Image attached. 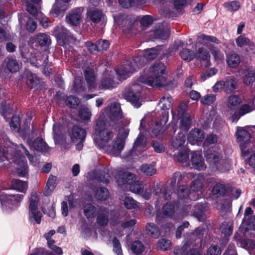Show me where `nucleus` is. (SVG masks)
I'll list each match as a JSON object with an SVG mask.
<instances>
[{"mask_svg": "<svg viewBox=\"0 0 255 255\" xmlns=\"http://www.w3.org/2000/svg\"><path fill=\"white\" fill-rule=\"evenodd\" d=\"M96 212L95 207L91 204H87L84 207V215L88 218H93L95 215Z\"/></svg>", "mask_w": 255, "mask_h": 255, "instance_id": "56", "label": "nucleus"}, {"mask_svg": "<svg viewBox=\"0 0 255 255\" xmlns=\"http://www.w3.org/2000/svg\"><path fill=\"white\" fill-rule=\"evenodd\" d=\"M119 82L115 79L114 73L107 71L102 76L99 88L101 89H110L117 86Z\"/></svg>", "mask_w": 255, "mask_h": 255, "instance_id": "16", "label": "nucleus"}, {"mask_svg": "<svg viewBox=\"0 0 255 255\" xmlns=\"http://www.w3.org/2000/svg\"><path fill=\"white\" fill-rule=\"evenodd\" d=\"M69 8L67 3H62L61 1L56 0L53 5L52 10L56 14H60L65 11Z\"/></svg>", "mask_w": 255, "mask_h": 255, "instance_id": "42", "label": "nucleus"}, {"mask_svg": "<svg viewBox=\"0 0 255 255\" xmlns=\"http://www.w3.org/2000/svg\"><path fill=\"white\" fill-rule=\"evenodd\" d=\"M192 215L195 216L199 221H203L205 219V215L204 211V207L201 204H198L194 207Z\"/></svg>", "mask_w": 255, "mask_h": 255, "instance_id": "45", "label": "nucleus"}, {"mask_svg": "<svg viewBox=\"0 0 255 255\" xmlns=\"http://www.w3.org/2000/svg\"><path fill=\"white\" fill-rule=\"evenodd\" d=\"M166 70L165 66L160 62L155 63L145 71L140 81L152 87L163 86L166 84L163 76Z\"/></svg>", "mask_w": 255, "mask_h": 255, "instance_id": "4", "label": "nucleus"}, {"mask_svg": "<svg viewBox=\"0 0 255 255\" xmlns=\"http://www.w3.org/2000/svg\"><path fill=\"white\" fill-rule=\"evenodd\" d=\"M227 63L231 68H236L240 62V57L236 54H232L227 56Z\"/></svg>", "mask_w": 255, "mask_h": 255, "instance_id": "40", "label": "nucleus"}, {"mask_svg": "<svg viewBox=\"0 0 255 255\" xmlns=\"http://www.w3.org/2000/svg\"><path fill=\"white\" fill-rule=\"evenodd\" d=\"M11 186L12 189L22 193H25L28 187L26 182L18 179L13 180L11 182Z\"/></svg>", "mask_w": 255, "mask_h": 255, "instance_id": "37", "label": "nucleus"}, {"mask_svg": "<svg viewBox=\"0 0 255 255\" xmlns=\"http://www.w3.org/2000/svg\"><path fill=\"white\" fill-rule=\"evenodd\" d=\"M57 184V177L55 176L50 175L45 187L44 195L45 196L50 195L55 190Z\"/></svg>", "mask_w": 255, "mask_h": 255, "instance_id": "25", "label": "nucleus"}, {"mask_svg": "<svg viewBox=\"0 0 255 255\" xmlns=\"http://www.w3.org/2000/svg\"><path fill=\"white\" fill-rule=\"evenodd\" d=\"M39 200V197L36 193H32L31 194L28 207V220L33 224L35 223L39 224L41 223L42 214L38 210Z\"/></svg>", "mask_w": 255, "mask_h": 255, "instance_id": "11", "label": "nucleus"}, {"mask_svg": "<svg viewBox=\"0 0 255 255\" xmlns=\"http://www.w3.org/2000/svg\"><path fill=\"white\" fill-rule=\"evenodd\" d=\"M220 231L225 236H230L233 232L232 224L229 222H223L220 226Z\"/></svg>", "mask_w": 255, "mask_h": 255, "instance_id": "54", "label": "nucleus"}, {"mask_svg": "<svg viewBox=\"0 0 255 255\" xmlns=\"http://www.w3.org/2000/svg\"><path fill=\"white\" fill-rule=\"evenodd\" d=\"M206 160L213 169L221 172L229 170L231 167V161L221 158L219 153L217 152L207 153Z\"/></svg>", "mask_w": 255, "mask_h": 255, "instance_id": "9", "label": "nucleus"}, {"mask_svg": "<svg viewBox=\"0 0 255 255\" xmlns=\"http://www.w3.org/2000/svg\"><path fill=\"white\" fill-rule=\"evenodd\" d=\"M210 51L214 58L217 63L221 62L224 60V54L215 47L210 48Z\"/></svg>", "mask_w": 255, "mask_h": 255, "instance_id": "60", "label": "nucleus"}, {"mask_svg": "<svg viewBox=\"0 0 255 255\" xmlns=\"http://www.w3.org/2000/svg\"><path fill=\"white\" fill-rule=\"evenodd\" d=\"M188 104L186 102L181 103L177 108L172 111V116L174 120H177L184 115L188 114L185 112L187 109Z\"/></svg>", "mask_w": 255, "mask_h": 255, "instance_id": "34", "label": "nucleus"}, {"mask_svg": "<svg viewBox=\"0 0 255 255\" xmlns=\"http://www.w3.org/2000/svg\"><path fill=\"white\" fill-rule=\"evenodd\" d=\"M109 126V124L104 120L103 115L100 116L96 122L95 141L99 147L114 156H118L122 150L123 142L122 140H115L111 142L114 133L108 128H104Z\"/></svg>", "mask_w": 255, "mask_h": 255, "instance_id": "2", "label": "nucleus"}, {"mask_svg": "<svg viewBox=\"0 0 255 255\" xmlns=\"http://www.w3.org/2000/svg\"><path fill=\"white\" fill-rule=\"evenodd\" d=\"M204 180V176L200 173L194 177V180L191 182L190 190L192 192H198L201 191L203 187Z\"/></svg>", "mask_w": 255, "mask_h": 255, "instance_id": "28", "label": "nucleus"}, {"mask_svg": "<svg viewBox=\"0 0 255 255\" xmlns=\"http://www.w3.org/2000/svg\"><path fill=\"white\" fill-rule=\"evenodd\" d=\"M255 99H253L249 103L242 105L238 110L237 116L235 118H233L232 120V123H237L241 117L252 112L255 107Z\"/></svg>", "mask_w": 255, "mask_h": 255, "instance_id": "20", "label": "nucleus"}, {"mask_svg": "<svg viewBox=\"0 0 255 255\" xmlns=\"http://www.w3.org/2000/svg\"><path fill=\"white\" fill-rule=\"evenodd\" d=\"M125 207L128 209L139 208V203L130 197H126L124 200Z\"/></svg>", "mask_w": 255, "mask_h": 255, "instance_id": "50", "label": "nucleus"}, {"mask_svg": "<svg viewBox=\"0 0 255 255\" xmlns=\"http://www.w3.org/2000/svg\"><path fill=\"white\" fill-rule=\"evenodd\" d=\"M227 191V188L222 181H219L214 185L212 192L216 197L219 198L224 196Z\"/></svg>", "mask_w": 255, "mask_h": 255, "instance_id": "29", "label": "nucleus"}, {"mask_svg": "<svg viewBox=\"0 0 255 255\" xmlns=\"http://www.w3.org/2000/svg\"><path fill=\"white\" fill-rule=\"evenodd\" d=\"M173 99L169 94H165L160 100L159 102V106L160 108L165 111L169 109L172 104Z\"/></svg>", "mask_w": 255, "mask_h": 255, "instance_id": "36", "label": "nucleus"}, {"mask_svg": "<svg viewBox=\"0 0 255 255\" xmlns=\"http://www.w3.org/2000/svg\"><path fill=\"white\" fill-rule=\"evenodd\" d=\"M52 33L58 43L67 49L71 48V44L76 41V39L71 36L69 31L62 25L56 27Z\"/></svg>", "mask_w": 255, "mask_h": 255, "instance_id": "12", "label": "nucleus"}, {"mask_svg": "<svg viewBox=\"0 0 255 255\" xmlns=\"http://www.w3.org/2000/svg\"><path fill=\"white\" fill-rule=\"evenodd\" d=\"M191 176L189 173L182 174L180 172H176L172 175L170 180V184L175 186L176 184L179 185L182 183L187 182V179Z\"/></svg>", "mask_w": 255, "mask_h": 255, "instance_id": "26", "label": "nucleus"}, {"mask_svg": "<svg viewBox=\"0 0 255 255\" xmlns=\"http://www.w3.org/2000/svg\"><path fill=\"white\" fill-rule=\"evenodd\" d=\"M129 133V129L128 128H123L120 130L118 136L115 139V140L122 141L123 146L122 149L124 148L125 145V141L127 138Z\"/></svg>", "mask_w": 255, "mask_h": 255, "instance_id": "63", "label": "nucleus"}, {"mask_svg": "<svg viewBox=\"0 0 255 255\" xmlns=\"http://www.w3.org/2000/svg\"><path fill=\"white\" fill-rule=\"evenodd\" d=\"M147 233L155 239L157 238L160 235L158 229L152 223H148L146 226Z\"/></svg>", "mask_w": 255, "mask_h": 255, "instance_id": "52", "label": "nucleus"}, {"mask_svg": "<svg viewBox=\"0 0 255 255\" xmlns=\"http://www.w3.org/2000/svg\"><path fill=\"white\" fill-rule=\"evenodd\" d=\"M5 66L7 71L10 73H15L18 71L20 67V63L13 58H7L5 60L1 67L0 68V73L4 75L6 72L3 67Z\"/></svg>", "mask_w": 255, "mask_h": 255, "instance_id": "19", "label": "nucleus"}, {"mask_svg": "<svg viewBox=\"0 0 255 255\" xmlns=\"http://www.w3.org/2000/svg\"><path fill=\"white\" fill-rule=\"evenodd\" d=\"M180 119V128L184 130L189 129L191 124V119L189 114L184 115Z\"/></svg>", "mask_w": 255, "mask_h": 255, "instance_id": "43", "label": "nucleus"}, {"mask_svg": "<svg viewBox=\"0 0 255 255\" xmlns=\"http://www.w3.org/2000/svg\"><path fill=\"white\" fill-rule=\"evenodd\" d=\"M171 242L165 239L159 240L157 243V248L162 251H167L171 248Z\"/></svg>", "mask_w": 255, "mask_h": 255, "instance_id": "58", "label": "nucleus"}, {"mask_svg": "<svg viewBox=\"0 0 255 255\" xmlns=\"http://www.w3.org/2000/svg\"><path fill=\"white\" fill-rule=\"evenodd\" d=\"M133 148L136 151H140L146 149V139L141 133H140L137 137Z\"/></svg>", "mask_w": 255, "mask_h": 255, "instance_id": "38", "label": "nucleus"}, {"mask_svg": "<svg viewBox=\"0 0 255 255\" xmlns=\"http://www.w3.org/2000/svg\"><path fill=\"white\" fill-rule=\"evenodd\" d=\"M130 190L135 194H139L142 192L143 185L141 181L135 180L134 182L129 185Z\"/></svg>", "mask_w": 255, "mask_h": 255, "instance_id": "55", "label": "nucleus"}, {"mask_svg": "<svg viewBox=\"0 0 255 255\" xmlns=\"http://www.w3.org/2000/svg\"><path fill=\"white\" fill-rule=\"evenodd\" d=\"M168 113L165 111L162 119L159 121L156 120L154 124H151L150 126L149 130L151 131V135L155 137H159L162 133V126L165 125L168 121Z\"/></svg>", "mask_w": 255, "mask_h": 255, "instance_id": "18", "label": "nucleus"}, {"mask_svg": "<svg viewBox=\"0 0 255 255\" xmlns=\"http://www.w3.org/2000/svg\"><path fill=\"white\" fill-rule=\"evenodd\" d=\"M204 138L203 131L198 128H195L191 130L188 134V140L192 144L198 143L201 142Z\"/></svg>", "mask_w": 255, "mask_h": 255, "instance_id": "22", "label": "nucleus"}, {"mask_svg": "<svg viewBox=\"0 0 255 255\" xmlns=\"http://www.w3.org/2000/svg\"><path fill=\"white\" fill-rule=\"evenodd\" d=\"M191 151L190 150L186 149L182 150L179 152L178 154L176 156V159L182 164H188L189 162V155Z\"/></svg>", "mask_w": 255, "mask_h": 255, "instance_id": "47", "label": "nucleus"}, {"mask_svg": "<svg viewBox=\"0 0 255 255\" xmlns=\"http://www.w3.org/2000/svg\"><path fill=\"white\" fill-rule=\"evenodd\" d=\"M36 41L41 46H46L50 43V37L45 33H40L37 36Z\"/></svg>", "mask_w": 255, "mask_h": 255, "instance_id": "57", "label": "nucleus"}, {"mask_svg": "<svg viewBox=\"0 0 255 255\" xmlns=\"http://www.w3.org/2000/svg\"><path fill=\"white\" fill-rule=\"evenodd\" d=\"M95 197L99 200H106L109 197V192L106 188H99L96 192Z\"/></svg>", "mask_w": 255, "mask_h": 255, "instance_id": "53", "label": "nucleus"}, {"mask_svg": "<svg viewBox=\"0 0 255 255\" xmlns=\"http://www.w3.org/2000/svg\"><path fill=\"white\" fill-rule=\"evenodd\" d=\"M84 87L83 86V80L82 77L75 78L73 88L71 90L72 93H80L83 91Z\"/></svg>", "mask_w": 255, "mask_h": 255, "instance_id": "51", "label": "nucleus"}, {"mask_svg": "<svg viewBox=\"0 0 255 255\" xmlns=\"http://www.w3.org/2000/svg\"><path fill=\"white\" fill-rule=\"evenodd\" d=\"M218 143V137L216 134L211 133L208 134L204 142L203 146L205 147H208L210 146L214 145Z\"/></svg>", "mask_w": 255, "mask_h": 255, "instance_id": "49", "label": "nucleus"}, {"mask_svg": "<svg viewBox=\"0 0 255 255\" xmlns=\"http://www.w3.org/2000/svg\"><path fill=\"white\" fill-rule=\"evenodd\" d=\"M85 79L90 91L95 89L96 86L94 71L91 68L88 67L85 71Z\"/></svg>", "mask_w": 255, "mask_h": 255, "instance_id": "30", "label": "nucleus"}, {"mask_svg": "<svg viewBox=\"0 0 255 255\" xmlns=\"http://www.w3.org/2000/svg\"><path fill=\"white\" fill-rule=\"evenodd\" d=\"M100 116L103 115L104 120L109 124V126H113L117 123H123V115L121 107L118 103H113L107 107Z\"/></svg>", "mask_w": 255, "mask_h": 255, "instance_id": "7", "label": "nucleus"}, {"mask_svg": "<svg viewBox=\"0 0 255 255\" xmlns=\"http://www.w3.org/2000/svg\"><path fill=\"white\" fill-rule=\"evenodd\" d=\"M140 171L147 176H152L155 174L156 170L153 164H144L140 167Z\"/></svg>", "mask_w": 255, "mask_h": 255, "instance_id": "44", "label": "nucleus"}, {"mask_svg": "<svg viewBox=\"0 0 255 255\" xmlns=\"http://www.w3.org/2000/svg\"><path fill=\"white\" fill-rule=\"evenodd\" d=\"M255 129V126L252 127H237L236 132L237 140L240 144L242 156L244 158L248 157L252 152L253 143L250 141L251 133Z\"/></svg>", "mask_w": 255, "mask_h": 255, "instance_id": "5", "label": "nucleus"}, {"mask_svg": "<svg viewBox=\"0 0 255 255\" xmlns=\"http://www.w3.org/2000/svg\"><path fill=\"white\" fill-rule=\"evenodd\" d=\"M143 245L139 241H134L131 247V251L136 254H140L143 251Z\"/></svg>", "mask_w": 255, "mask_h": 255, "instance_id": "64", "label": "nucleus"}, {"mask_svg": "<svg viewBox=\"0 0 255 255\" xmlns=\"http://www.w3.org/2000/svg\"><path fill=\"white\" fill-rule=\"evenodd\" d=\"M241 103L242 100L239 96L233 95L228 97L226 111L231 121L237 116V111Z\"/></svg>", "mask_w": 255, "mask_h": 255, "instance_id": "13", "label": "nucleus"}, {"mask_svg": "<svg viewBox=\"0 0 255 255\" xmlns=\"http://www.w3.org/2000/svg\"><path fill=\"white\" fill-rule=\"evenodd\" d=\"M86 136V132L85 129L78 126L73 127L70 134L73 142H77L79 140H84Z\"/></svg>", "mask_w": 255, "mask_h": 255, "instance_id": "24", "label": "nucleus"}, {"mask_svg": "<svg viewBox=\"0 0 255 255\" xmlns=\"http://www.w3.org/2000/svg\"><path fill=\"white\" fill-rule=\"evenodd\" d=\"M23 198L20 194H13L10 190H4L0 193V201L3 208L13 209L17 207Z\"/></svg>", "mask_w": 255, "mask_h": 255, "instance_id": "10", "label": "nucleus"}, {"mask_svg": "<svg viewBox=\"0 0 255 255\" xmlns=\"http://www.w3.org/2000/svg\"><path fill=\"white\" fill-rule=\"evenodd\" d=\"M99 211V214L97 219V222L99 225L101 226L106 225L108 223V218L107 215H110L113 216L112 218V224L113 225H116L119 222V215L114 212L109 211L108 209L105 207H100Z\"/></svg>", "mask_w": 255, "mask_h": 255, "instance_id": "14", "label": "nucleus"}, {"mask_svg": "<svg viewBox=\"0 0 255 255\" xmlns=\"http://www.w3.org/2000/svg\"><path fill=\"white\" fill-rule=\"evenodd\" d=\"M161 190L160 186L158 185L154 186L153 193L156 195H159V199L168 200L171 198V195L166 192H161Z\"/></svg>", "mask_w": 255, "mask_h": 255, "instance_id": "61", "label": "nucleus"}, {"mask_svg": "<svg viewBox=\"0 0 255 255\" xmlns=\"http://www.w3.org/2000/svg\"><path fill=\"white\" fill-rule=\"evenodd\" d=\"M27 143L30 149L38 151L47 152L50 150L49 147L41 137L36 138L33 141L28 140Z\"/></svg>", "mask_w": 255, "mask_h": 255, "instance_id": "21", "label": "nucleus"}, {"mask_svg": "<svg viewBox=\"0 0 255 255\" xmlns=\"http://www.w3.org/2000/svg\"><path fill=\"white\" fill-rule=\"evenodd\" d=\"M186 141V137L184 133H178L174 136L171 139V145L174 148L180 149L183 147Z\"/></svg>", "mask_w": 255, "mask_h": 255, "instance_id": "31", "label": "nucleus"}, {"mask_svg": "<svg viewBox=\"0 0 255 255\" xmlns=\"http://www.w3.org/2000/svg\"><path fill=\"white\" fill-rule=\"evenodd\" d=\"M237 83L232 79H228L224 81V90L227 93H232L236 89Z\"/></svg>", "mask_w": 255, "mask_h": 255, "instance_id": "48", "label": "nucleus"}, {"mask_svg": "<svg viewBox=\"0 0 255 255\" xmlns=\"http://www.w3.org/2000/svg\"><path fill=\"white\" fill-rule=\"evenodd\" d=\"M115 178L117 179L119 184H127L129 185L136 180L135 175L128 172L123 173L121 179L119 178L117 175L115 176Z\"/></svg>", "mask_w": 255, "mask_h": 255, "instance_id": "33", "label": "nucleus"}, {"mask_svg": "<svg viewBox=\"0 0 255 255\" xmlns=\"http://www.w3.org/2000/svg\"><path fill=\"white\" fill-rule=\"evenodd\" d=\"M83 11V8L82 7L76 8L67 16V21L73 25L79 24Z\"/></svg>", "mask_w": 255, "mask_h": 255, "instance_id": "23", "label": "nucleus"}, {"mask_svg": "<svg viewBox=\"0 0 255 255\" xmlns=\"http://www.w3.org/2000/svg\"><path fill=\"white\" fill-rule=\"evenodd\" d=\"M197 41L204 45H208L211 43H215L217 44L220 43V41L216 37L205 35L203 33H199L197 36Z\"/></svg>", "mask_w": 255, "mask_h": 255, "instance_id": "32", "label": "nucleus"}, {"mask_svg": "<svg viewBox=\"0 0 255 255\" xmlns=\"http://www.w3.org/2000/svg\"><path fill=\"white\" fill-rule=\"evenodd\" d=\"M190 154V162L189 161L188 163L189 166L199 171L205 170L206 168V165L201 155L195 151H192Z\"/></svg>", "mask_w": 255, "mask_h": 255, "instance_id": "17", "label": "nucleus"}, {"mask_svg": "<svg viewBox=\"0 0 255 255\" xmlns=\"http://www.w3.org/2000/svg\"><path fill=\"white\" fill-rule=\"evenodd\" d=\"M255 80V70L248 69L245 72L243 82L246 85L253 84Z\"/></svg>", "mask_w": 255, "mask_h": 255, "instance_id": "39", "label": "nucleus"}, {"mask_svg": "<svg viewBox=\"0 0 255 255\" xmlns=\"http://www.w3.org/2000/svg\"><path fill=\"white\" fill-rule=\"evenodd\" d=\"M24 77L25 79L26 84L31 88L38 83L39 80L36 75L29 71L25 72Z\"/></svg>", "mask_w": 255, "mask_h": 255, "instance_id": "35", "label": "nucleus"}, {"mask_svg": "<svg viewBox=\"0 0 255 255\" xmlns=\"http://www.w3.org/2000/svg\"><path fill=\"white\" fill-rule=\"evenodd\" d=\"M10 126L15 132H19L20 127V121L19 116H14L12 117L10 122Z\"/></svg>", "mask_w": 255, "mask_h": 255, "instance_id": "62", "label": "nucleus"}, {"mask_svg": "<svg viewBox=\"0 0 255 255\" xmlns=\"http://www.w3.org/2000/svg\"><path fill=\"white\" fill-rule=\"evenodd\" d=\"M141 89V86L138 84H133L129 88L124 91L123 97L133 107L138 108L142 105L143 101Z\"/></svg>", "mask_w": 255, "mask_h": 255, "instance_id": "8", "label": "nucleus"}, {"mask_svg": "<svg viewBox=\"0 0 255 255\" xmlns=\"http://www.w3.org/2000/svg\"><path fill=\"white\" fill-rule=\"evenodd\" d=\"M151 34L154 39L166 40L169 37V32L168 28H166L165 30L160 29L154 30Z\"/></svg>", "mask_w": 255, "mask_h": 255, "instance_id": "46", "label": "nucleus"}, {"mask_svg": "<svg viewBox=\"0 0 255 255\" xmlns=\"http://www.w3.org/2000/svg\"><path fill=\"white\" fill-rule=\"evenodd\" d=\"M196 57L200 61H206L209 64L210 55L209 52L205 48H200L196 52Z\"/></svg>", "mask_w": 255, "mask_h": 255, "instance_id": "41", "label": "nucleus"}, {"mask_svg": "<svg viewBox=\"0 0 255 255\" xmlns=\"http://www.w3.org/2000/svg\"><path fill=\"white\" fill-rule=\"evenodd\" d=\"M87 14L88 18L94 23H98L102 20L105 21V15L101 10L89 9L87 11Z\"/></svg>", "mask_w": 255, "mask_h": 255, "instance_id": "27", "label": "nucleus"}, {"mask_svg": "<svg viewBox=\"0 0 255 255\" xmlns=\"http://www.w3.org/2000/svg\"><path fill=\"white\" fill-rule=\"evenodd\" d=\"M203 230L201 228H197L194 232L191 233L186 237V242L182 248H176L174 250L175 255H201L199 251L194 248H190L192 243L190 241L192 239L196 238L200 239L203 235Z\"/></svg>", "mask_w": 255, "mask_h": 255, "instance_id": "6", "label": "nucleus"}, {"mask_svg": "<svg viewBox=\"0 0 255 255\" xmlns=\"http://www.w3.org/2000/svg\"><path fill=\"white\" fill-rule=\"evenodd\" d=\"M24 155H26L33 166H38L39 156L30 155L22 144L16 145L10 141L5 132L0 131V163L5 159H11L18 165L17 173L19 176H24L28 172V166ZM2 166L0 165V167Z\"/></svg>", "mask_w": 255, "mask_h": 255, "instance_id": "1", "label": "nucleus"}, {"mask_svg": "<svg viewBox=\"0 0 255 255\" xmlns=\"http://www.w3.org/2000/svg\"><path fill=\"white\" fill-rule=\"evenodd\" d=\"M190 190L187 187L184 185L179 186L177 190L178 197L182 200L183 199H187L189 196Z\"/></svg>", "mask_w": 255, "mask_h": 255, "instance_id": "59", "label": "nucleus"}, {"mask_svg": "<svg viewBox=\"0 0 255 255\" xmlns=\"http://www.w3.org/2000/svg\"><path fill=\"white\" fill-rule=\"evenodd\" d=\"M158 54V49L155 48L147 49L144 51L143 56H138L132 62H127L116 70L118 80L122 81L129 77L135 71L146 63L145 59H154Z\"/></svg>", "mask_w": 255, "mask_h": 255, "instance_id": "3", "label": "nucleus"}, {"mask_svg": "<svg viewBox=\"0 0 255 255\" xmlns=\"http://www.w3.org/2000/svg\"><path fill=\"white\" fill-rule=\"evenodd\" d=\"M186 44L183 41L177 40L174 42V48L175 50H180L179 54L182 59L185 61H190L194 59L195 54L194 51L189 49L183 48Z\"/></svg>", "mask_w": 255, "mask_h": 255, "instance_id": "15", "label": "nucleus"}]
</instances>
